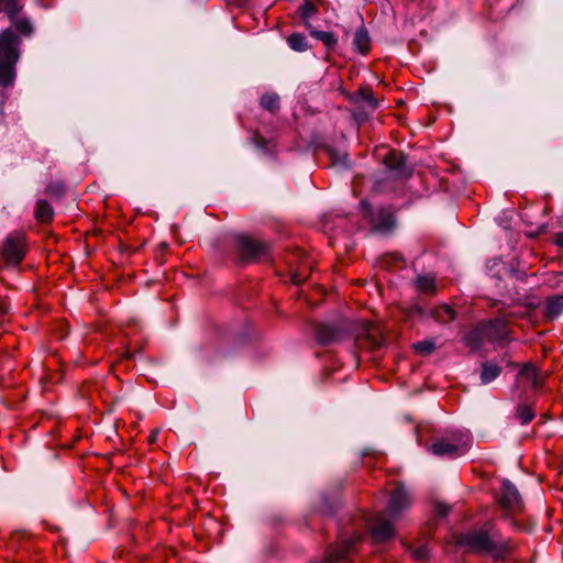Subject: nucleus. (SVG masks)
Listing matches in <instances>:
<instances>
[{"mask_svg":"<svg viewBox=\"0 0 563 563\" xmlns=\"http://www.w3.org/2000/svg\"><path fill=\"white\" fill-rule=\"evenodd\" d=\"M22 0H0V13L3 11L11 26L0 32V87L14 84L16 64L20 59L21 36L30 37L34 33L31 19L23 15Z\"/></svg>","mask_w":563,"mask_h":563,"instance_id":"nucleus-1","label":"nucleus"},{"mask_svg":"<svg viewBox=\"0 0 563 563\" xmlns=\"http://www.w3.org/2000/svg\"><path fill=\"white\" fill-rule=\"evenodd\" d=\"M457 544L476 554H489L495 560L509 555L515 544L511 539L501 536L494 521L489 520L482 527L462 533Z\"/></svg>","mask_w":563,"mask_h":563,"instance_id":"nucleus-2","label":"nucleus"},{"mask_svg":"<svg viewBox=\"0 0 563 563\" xmlns=\"http://www.w3.org/2000/svg\"><path fill=\"white\" fill-rule=\"evenodd\" d=\"M271 244L246 234L233 236L229 260L235 265L242 266L257 263L269 257Z\"/></svg>","mask_w":563,"mask_h":563,"instance_id":"nucleus-3","label":"nucleus"},{"mask_svg":"<svg viewBox=\"0 0 563 563\" xmlns=\"http://www.w3.org/2000/svg\"><path fill=\"white\" fill-rule=\"evenodd\" d=\"M29 251L26 234L13 231L8 234L0 245V263L7 267H18Z\"/></svg>","mask_w":563,"mask_h":563,"instance_id":"nucleus-4","label":"nucleus"},{"mask_svg":"<svg viewBox=\"0 0 563 563\" xmlns=\"http://www.w3.org/2000/svg\"><path fill=\"white\" fill-rule=\"evenodd\" d=\"M380 161L390 178L395 180H406L412 175V168L408 166L407 156L399 150L387 148Z\"/></svg>","mask_w":563,"mask_h":563,"instance_id":"nucleus-5","label":"nucleus"},{"mask_svg":"<svg viewBox=\"0 0 563 563\" xmlns=\"http://www.w3.org/2000/svg\"><path fill=\"white\" fill-rule=\"evenodd\" d=\"M498 505L505 511L506 517L522 514L525 510V504L517 487L508 479H504L501 483Z\"/></svg>","mask_w":563,"mask_h":563,"instance_id":"nucleus-6","label":"nucleus"},{"mask_svg":"<svg viewBox=\"0 0 563 563\" xmlns=\"http://www.w3.org/2000/svg\"><path fill=\"white\" fill-rule=\"evenodd\" d=\"M386 512H377L368 517V532L375 543H382L395 536L393 522L386 517Z\"/></svg>","mask_w":563,"mask_h":563,"instance_id":"nucleus-7","label":"nucleus"},{"mask_svg":"<svg viewBox=\"0 0 563 563\" xmlns=\"http://www.w3.org/2000/svg\"><path fill=\"white\" fill-rule=\"evenodd\" d=\"M384 343L380 328L375 323H368L355 338L354 345L358 351H375Z\"/></svg>","mask_w":563,"mask_h":563,"instance_id":"nucleus-8","label":"nucleus"},{"mask_svg":"<svg viewBox=\"0 0 563 563\" xmlns=\"http://www.w3.org/2000/svg\"><path fill=\"white\" fill-rule=\"evenodd\" d=\"M488 342L500 345L507 344L509 339L508 321L504 318H494L482 321Z\"/></svg>","mask_w":563,"mask_h":563,"instance_id":"nucleus-9","label":"nucleus"},{"mask_svg":"<svg viewBox=\"0 0 563 563\" xmlns=\"http://www.w3.org/2000/svg\"><path fill=\"white\" fill-rule=\"evenodd\" d=\"M318 344L328 346L342 340L343 331L330 323H317L313 328Z\"/></svg>","mask_w":563,"mask_h":563,"instance_id":"nucleus-10","label":"nucleus"},{"mask_svg":"<svg viewBox=\"0 0 563 563\" xmlns=\"http://www.w3.org/2000/svg\"><path fill=\"white\" fill-rule=\"evenodd\" d=\"M430 450L433 454L439 456H455L464 454L468 450V443L461 440H459V442H452L446 439H439L432 443Z\"/></svg>","mask_w":563,"mask_h":563,"instance_id":"nucleus-11","label":"nucleus"},{"mask_svg":"<svg viewBox=\"0 0 563 563\" xmlns=\"http://www.w3.org/2000/svg\"><path fill=\"white\" fill-rule=\"evenodd\" d=\"M410 505V497L402 486H397L390 495V499L386 509V514L391 519H397L401 511Z\"/></svg>","mask_w":563,"mask_h":563,"instance_id":"nucleus-12","label":"nucleus"},{"mask_svg":"<svg viewBox=\"0 0 563 563\" xmlns=\"http://www.w3.org/2000/svg\"><path fill=\"white\" fill-rule=\"evenodd\" d=\"M462 342L473 353L479 351L488 342L482 321L464 333Z\"/></svg>","mask_w":563,"mask_h":563,"instance_id":"nucleus-13","label":"nucleus"},{"mask_svg":"<svg viewBox=\"0 0 563 563\" xmlns=\"http://www.w3.org/2000/svg\"><path fill=\"white\" fill-rule=\"evenodd\" d=\"M322 0H303L298 7V13L306 29H311V19L319 12Z\"/></svg>","mask_w":563,"mask_h":563,"instance_id":"nucleus-14","label":"nucleus"},{"mask_svg":"<svg viewBox=\"0 0 563 563\" xmlns=\"http://www.w3.org/2000/svg\"><path fill=\"white\" fill-rule=\"evenodd\" d=\"M353 46L354 49L363 56L371 52L372 41L367 29L363 24L358 26L354 33Z\"/></svg>","mask_w":563,"mask_h":563,"instance_id":"nucleus-15","label":"nucleus"},{"mask_svg":"<svg viewBox=\"0 0 563 563\" xmlns=\"http://www.w3.org/2000/svg\"><path fill=\"white\" fill-rule=\"evenodd\" d=\"M547 320H554L563 312V295L548 297L542 309Z\"/></svg>","mask_w":563,"mask_h":563,"instance_id":"nucleus-16","label":"nucleus"},{"mask_svg":"<svg viewBox=\"0 0 563 563\" xmlns=\"http://www.w3.org/2000/svg\"><path fill=\"white\" fill-rule=\"evenodd\" d=\"M429 316L438 323L448 324L455 320L456 311L449 305H441L432 308Z\"/></svg>","mask_w":563,"mask_h":563,"instance_id":"nucleus-17","label":"nucleus"},{"mask_svg":"<svg viewBox=\"0 0 563 563\" xmlns=\"http://www.w3.org/2000/svg\"><path fill=\"white\" fill-rule=\"evenodd\" d=\"M307 30L313 38L320 41L324 45L328 52H333L336 48L338 38L333 32L319 31L314 26Z\"/></svg>","mask_w":563,"mask_h":563,"instance_id":"nucleus-18","label":"nucleus"},{"mask_svg":"<svg viewBox=\"0 0 563 563\" xmlns=\"http://www.w3.org/2000/svg\"><path fill=\"white\" fill-rule=\"evenodd\" d=\"M34 217L41 223H49L54 218V209L46 200H38L35 206Z\"/></svg>","mask_w":563,"mask_h":563,"instance_id":"nucleus-19","label":"nucleus"},{"mask_svg":"<svg viewBox=\"0 0 563 563\" xmlns=\"http://www.w3.org/2000/svg\"><path fill=\"white\" fill-rule=\"evenodd\" d=\"M351 100L352 102H357L360 100L365 101L372 110H376L379 106L378 100L375 98L369 86H361Z\"/></svg>","mask_w":563,"mask_h":563,"instance_id":"nucleus-20","label":"nucleus"},{"mask_svg":"<svg viewBox=\"0 0 563 563\" xmlns=\"http://www.w3.org/2000/svg\"><path fill=\"white\" fill-rule=\"evenodd\" d=\"M501 374V367L490 361L482 363L481 382L486 385L496 379Z\"/></svg>","mask_w":563,"mask_h":563,"instance_id":"nucleus-21","label":"nucleus"},{"mask_svg":"<svg viewBox=\"0 0 563 563\" xmlns=\"http://www.w3.org/2000/svg\"><path fill=\"white\" fill-rule=\"evenodd\" d=\"M519 378H526L531 383V386L537 389L540 386L539 368L531 363L523 364L518 374Z\"/></svg>","mask_w":563,"mask_h":563,"instance_id":"nucleus-22","label":"nucleus"},{"mask_svg":"<svg viewBox=\"0 0 563 563\" xmlns=\"http://www.w3.org/2000/svg\"><path fill=\"white\" fill-rule=\"evenodd\" d=\"M45 194L55 200L64 198L67 194V185L63 180H53L46 188Z\"/></svg>","mask_w":563,"mask_h":563,"instance_id":"nucleus-23","label":"nucleus"},{"mask_svg":"<svg viewBox=\"0 0 563 563\" xmlns=\"http://www.w3.org/2000/svg\"><path fill=\"white\" fill-rule=\"evenodd\" d=\"M261 107L272 113H276L279 109V96L277 93H264L260 99Z\"/></svg>","mask_w":563,"mask_h":563,"instance_id":"nucleus-24","label":"nucleus"},{"mask_svg":"<svg viewBox=\"0 0 563 563\" xmlns=\"http://www.w3.org/2000/svg\"><path fill=\"white\" fill-rule=\"evenodd\" d=\"M287 44L295 52H306L309 48L307 38L301 33H292L287 37Z\"/></svg>","mask_w":563,"mask_h":563,"instance_id":"nucleus-25","label":"nucleus"},{"mask_svg":"<svg viewBox=\"0 0 563 563\" xmlns=\"http://www.w3.org/2000/svg\"><path fill=\"white\" fill-rule=\"evenodd\" d=\"M416 286L423 294L433 295L437 291L434 278L430 276H419L416 280Z\"/></svg>","mask_w":563,"mask_h":563,"instance_id":"nucleus-26","label":"nucleus"},{"mask_svg":"<svg viewBox=\"0 0 563 563\" xmlns=\"http://www.w3.org/2000/svg\"><path fill=\"white\" fill-rule=\"evenodd\" d=\"M536 417L534 410L529 405H519L516 409V418L521 424H527Z\"/></svg>","mask_w":563,"mask_h":563,"instance_id":"nucleus-27","label":"nucleus"},{"mask_svg":"<svg viewBox=\"0 0 563 563\" xmlns=\"http://www.w3.org/2000/svg\"><path fill=\"white\" fill-rule=\"evenodd\" d=\"M412 349L417 354L430 355L435 350V344L432 340H423L412 344Z\"/></svg>","mask_w":563,"mask_h":563,"instance_id":"nucleus-28","label":"nucleus"},{"mask_svg":"<svg viewBox=\"0 0 563 563\" xmlns=\"http://www.w3.org/2000/svg\"><path fill=\"white\" fill-rule=\"evenodd\" d=\"M411 555L416 561L424 562L429 559V549L427 545H421L411 551Z\"/></svg>","mask_w":563,"mask_h":563,"instance_id":"nucleus-29","label":"nucleus"},{"mask_svg":"<svg viewBox=\"0 0 563 563\" xmlns=\"http://www.w3.org/2000/svg\"><path fill=\"white\" fill-rule=\"evenodd\" d=\"M253 143L255 144L256 147L261 148V150H264V151H267L269 148V141L263 136L262 134L260 133H255L253 135Z\"/></svg>","mask_w":563,"mask_h":563,"instance_id":"nucleus-30","label":"nucleus"},{"mask_svg":"<svg viewBox=\"0 0 563 563\" xmlns=\"http://www.w3.org/2000/svg\"><path fill=\"white\" fill-rule=\"evenodd\" d=\"M11 309L10 301L7 297L0 298V318L5 317Z\"/></svg>","mask_w":563,"mask_h":563,"instance_id":"nucleus-31","label":"nucleus"},{"mask_svg":"<svg viewBox=\"0 0 563 563\" xmlns=\"http://www.w3.org/2000/svg\"><path fill=\"white\" fill-rule=\"evenodd\" d=\"M434 511L437 516L445 517L450 511V507L443 503H437L434 506Z\"/></svg>","mask_w":563,"mask_h":563,"instance_id":"nucleus-32","label":"nucleus"},{"mask_svg":"<svg viewBox=\"0 0 563 563\" xmlns=\"http://www.w3.org/2000/svg\"><path fill=\"white\" fill-rule=\"evenodd\" d=\"M306 279V276H303L301 273L299 272H295L292 275H291V282L292 284L295 285H300L303 280Z\"/></svg>","mask_w":563,"mask_h":563,"instance_id":"nucleus-33","label":"nucleus"},{"mask_svg":"<svg viewBox=\"0 0 563 563\" xmlns=\"http://www.w3.org/2000/svg\"><path fill=\"white\" fill-rule=\"evenodd\" d=\"M554 242L559 246H563V232H559L554 236Z\"/></svg>","mask_w":563,"mask_h":563,"instance_id":"nucleus-34","label":"nucleus"},{"mask_svg":"<svg viewBox=\"0 0 563 563\" xmlns=\"http://www.w3.org/2000/svg\"><path fill=\"white\" fill-rule=\"evenodd\" d=\"M394 219L391 214H388L387 218L384 221V227L389 228L393 225Z\"/></svg>","mask_w":563,"mask_h":563,"instance_id":"nucleus-35","label":"nucleus"},{"mask_svg":"<svg viewBox=\"0 0 563 563\" xmlns=\"http://www.w3.org/2000/svg\"><path fill=\"white\" fill-rule=\"evenodd\" d=\"M157 439V432H152L148 437V442L154 443Z\"/></svg>","mask_w":563,"mask_h":563,"instance_id":"nucleus-36","label":"nucleus"},{"mask_svg":"<svg viewBox=\"0 0 563 563\" xmlns=\"http://www.w3.org/2000/svg\"><path fill=\"white\" fill-rule=\"evenodd\" d=\"M389 257L393 258L394 261H401V257L397 255H390Z\"/></svg>","mask_w":563,"mask_h":563,"instance_id":"nucleus-37","label":"nucleus"}]
</instances>
